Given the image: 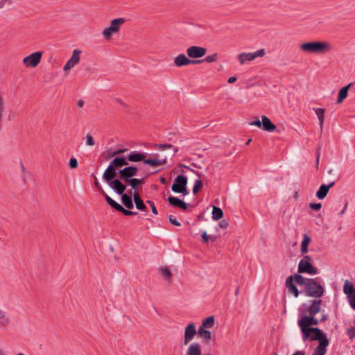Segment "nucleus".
Segmentation results:
<instances>
[{
  "label": "nucleus",
  "instance_id": "obj_1",
  "mask_svg": "<svg viewBox=\"0 0 355 355\" xmlns=\"http://www.w3.org/2000/svg\"><path fill=\"white\" fill-rule=\"evenodd\" d=\"M325 292L324 282L320 277L312 279V325H316L327 319V315L321 308L322 300L320 297Z\"/></svg>",
  "mask_w": 355,
  "mask_h": 355
},
{
  "label": "nucleus",
  "instance_id": "obj_2",
  "mask_svg": "<svg viewBox=\"0 0 355 355\" xmlns=\"http://www.w3.org/2000/svg\"><path fill=\"white\" fill-rule=\"evenodd\" d=\"M286 286L288 292L295 297L299 296L300 293L307 297L311 296V279L303 274H295L287 277Z\"/></svg>",
  "mask_w": 355,
  "mask_h": 355
},
{
  "label": "nucleus",
  "instance_id": "obj_3",
  "mask_svg": "<svg viewBox=\"0 0 355 355\" xmlns=\"http://www.w3.org/2000/svg\"><path fill=\"white\" fill-rule=\"evenodd\" d=\"M329 345V339L320 329L312 327V355H324Z\"/></svg>",
  "mask_w": 355,
  "mask_h": 355
},
{
  "label": "nucleus",
  "instance_id": "obj_4",
  "mask_svg": "<svg viewBox=\"0 0 355 355\" xmlns=\"http://www.w3.org/2000/svg\"><path fill=\"white\" fill-rule=\"evenodd\" d=\"M298 315V326L303 334V340H306L311 335V304H302Z\"/></svg>",
  "mask_w": 355,
  "mask_h": 355
},
{
  "label": "nucleus",
  "instance_id": "obj_5",
  "mask_svg": "<svg viewBox=\"0 0 355 355\" xmlns=\"http://www.w3.org/2000/svg\"><path fill=\"white\" fill-rule=\"evenodd\" d=\"M125 22V19L123 17L112 19L109 26L105 28L102 31V36L106 40H110L113 35L118 33L120 31L121 26Z\"/></svg>",
  "mask_w": 355,
  "mask_h": 355
},
{
  "label": "nucleus",
  "instance_id": "obj_6",
  "mask_svg": "<svg viewBox=\"0 0 355 355\" xmlns=\"http://www.w3.org/2000/svg\"><path fill=\"white\" fill-rule=\"evenodd\" d=\"M266 55L263 49H259L254 52H242L237 55V60L241 65H244L248 62H252L258 58H262Z\"/></svg>",
  "mask_w": 355,
  "mask_h": 355
},
{
  "label": "nucleus",
  "instance_id": "obj_7",
  "mask_svg": "<svg viewBox=\"0 0 355 355\" xmlns=\"http://www.w3.org/2000/svg\"><path fill=\"white\" fill-rule=\"evenodd\" d=\"M82 53L83 51L79 49H75L73 50L71 57L62 68V70L65 73H69L72 69L80 62Z\"/></svg>",
  "mask_w": 355,
  "mask_h": 355
},
{
  "label": "nucleus",
  "instance_id": "obj_8",
  "mask_svg": "<svg viewBox=\"0 0 355 355\" xmlns=\"http://www.w3.org/2000/svg\"><path fill=\"white\" fill-rule=\"evenodd\" d=\"M187 178L186 176L179 175L175 179L174 183L171 186V189L174 193H182L186 196L189 193L187 189Z\"/></svg>",
  "mask_w": 355,
  "mask_h": 355
},
{
  "label": "nucleus",
  "instance_id": "obj_9",
  "mask_svg": "<svg viewBox=\"0 0 355 355\" xmlns=\"http://www.w3.org/2000/svg\"><path fill=\"white\" fill-rule=\"evenodd\" d=\"M332 50V46L328 41L312 42V54L325 55Z\"/></svg>",
  "mask_w": 355,
  "mask_h": 355
},
{
  "label": "nucleus",
  "instance_id": "obj_10",
  "mask_svg": "<svg viewBox=\"0 0 355 355\" xmlns=\"http://www.w3.org/2000/svg\"><path fill=\"white\" fill-rule=\"evenodd\" d=\"M42 56V52H34L29 55L24 57L22 60V63L26 68H35L40 63Z\"/></svg>",
  "mask_w": 355,
  "mask_h": 355
},
{
  "label": "nucleus",
  "instance_id": "obj_11",
  "mask_svg": "<svg viewBox=\"0 0 355 355\" xmlns=\"http://www.w3.org/2000/svg\"><path fill=\"white\" fill-rule=\"evenodd\" d=\"M186 52L190 59L196 60L206 55L207 49L200 46H191L187 49Z\"/></svg>",
  "mask_w": 355,
  "mask_h": 355
},
{
  "label": "nucleus",
  "instance_id": "obj_12",
  "mask_svg": "<svg viewBox=\"0 0 355 355\" xmlns=\"http://www.w3.org/2000/svg\"><path fill=\"white\" fill-rule=\"evenodd\" d=\"M197 333L195 324L189 323L184 329L182 345H187L195 338Z\"/></svg>",
  "mask_w": 355,
  "mask_h": 355
},
{
  "label": "nucleus",
  "instance_id": "obj_13",
  "mask_svg": "<svg viewBox=\"0 0 355 355\" xmlns=\"http://www.w3.org/2000/svg\"><path fill=\"white\" fill-rule=\"evenodd\" d=\"M202 61L198 60H191L184 53H180L174 58V64L177 67H182L189 64H196Z\"/></svg>",
  "mask_w": 355,
  "mask_h": 355
},
{
  "label": "nucleus",
  "instance_id": "obj_14",
  "mask_svg": "<svg viewBox=\"0 0 355 355\" xmlns=\"http://www.w3.org/2000/svg\"><path fill=\"white\" fill-rule=\"evenodd\" d=\"M138 172L137 168L135 166H128L124 168L123 169L120 170L119 171V178L121 180L127 182L128 180H130L132 177L137 175Z\"/></svg>",
  "mask_w": 355,
  "mask_h": 355
},
{
  "label": "nucleus",
  "instance_id": "obj_15",
  "mask_svg": "<svg viewBox=\"0 0 355 355\" xmlns=\"http://www.w3.org/2000/svg\"><path fill=\"white\" fill-rule=\"evenodd\" d=\"M300 274L311 275V259L309 256L304 257L298 264Z\"/></svg>",
  "mask_w": 355,
  "mask_h": 355
},
{
  "label": "nucleus",
  "instance_id": "obj_16",
  "mask_svg": "<svg viewBox=\"0 0 355 355\" xmlns=\"http://www.w3.org/2000/svg\"><path fill=\"white\" fill-rule=\"evenodd\" d=\"M314 111L318 123V132L320 136H322L323 132V123L324 120L325 110L323 108H316L314 110Z\"/></svg>",
  "mask_w": 355,
  "mask_h": 355
},
{
  "label": "nucleus",
  "instance_id": "obj_17",
  "mask_svg": "<svg viewBox=\"0 0 355 355\" xmlns=\"http://www.w3.org/2000/svg\"><path fill=\"white\" fill-rule=\"evenodd\" d=\"M185 355H202V348L199 343L196 342L189 345Z\"/></svg>",
  "mask_w": 355,
  "mask_h": 355
},
{
  "label": "nucleus",
  "instance_id": "obj_18",
  "mask_svg": "<svg viewBox=\"0 0 355 355\" xmlns=\"http://www.w3.org/2000/svg\"><path fill=\"white\" fill-rule=\"evenodd\" d=\"M343 293L347 295V300L355 296V286L348 279L344 282Z\"/></svg>",
  "mask_w": 355,
  "mask_h": 355
},
{
  "label": "nucleus",
  "instance_id": "obj_19",
  "mask_svg": "<svg viewBox=\"0 0 355 355\" xmlns=\"http://www.w3.org/2000/svg\"><path fill=\"white\" fill-rule=\"evenodd\" d=\"M116 172L115 168L110 164L108 167L105 170L103 178L105 181L109 184L110 182L114 180V178L116 177Z\"/></svg>",
  "mask_w": 355,
  "mask_h": 355
},
{
  "label": "nucleus",
  "instance_id": "obj_20",
  "mask_svg": "<svg viewBox=\"0 0 355 355\" xmlns=\"http://www.w3.org/2000/svg\"><path fill=\"white\" fill-rule=\"evenodd\" d=\"M261 129L268 132H273L276 129V125L268 116L263 115L261 116Z\"/></svg>",
  "mask_w": 355,
  "mask_h": 355
},
{
  "label": "nucleus",
  "instance_id": "obj_21",
  "mask_svg": "<svg viewBox=\"0 0 355 355\" xmlns=\"http://www.w3.org/2000/svg\"><path fill=\"white\" fill-rule=\"evenodd\" d=\"M109 187L112 189L116 193L123 195L125 190V186L119 180H114V181L107 184Z\"/></svg>",
  "mask_w": 355,
  "mask_h": 355
},
{
  "label": "nucleus",
  "instance_id": "obj_22",
  "mask_svg": "<svg viewBox=\"0 0 355 355\" xmlns=\"http://www.w3.org/2000/svg\"><path fill=\"white\" fill-rule=\"evenodd\" d=\"M334 185V182H332L329 183V184H322L319 188V190L316 192V196L318 199L322 200L324 199L331 187H332Z\"/></svg>",
  "mask_w": 355,
  "mask_h": 355
},
{
  "label": "nucleus",
  "instance_id": "obj_23",
  "mask_svg": "<svg viewBox=\"0 0 355 355\" xmlns=\"http://www.w3.org/2000/svg\"><path fill=\"white\" fill-rule=\"evenodd\" d=\"M144 163L151 166H159L166 163V159H159L157 155H154L151 159L144 158Z\"/></svg>",
  "mask_w": 355,
  "mask_h": 355
},
{
  "label": "nucleus",
  "instance_id": "obj_24",
  "mask_svg": "<svg viewBox=\"0 0 355 355\" xmlns=\"http://www.w3.org/2000/svg\"><path fill=\"white\" fill-rule=\"evenodd\" d=\"M168 201L171 205H173L174 207H180L184 210H186L188 207L186 202H184V201H182V200L176 198V197H173V196L168 197Z\"/></svg>",
  "mask_w": 355,
  "mask_h": 355
},
{
  "label": "nucleus",
  "instance_id": "obj_25",
  "mask_svg": "<svg viewBox=\"0 0 355 355\" xmlns=\"http://www.w3.org/2000/svg\"><path fill=\"white\" fill-rule=\"evenodd\" d=\"M352 83L348 84L347 86L340 88L338 91L337 104H340L344 99H345L348 94V91L351 87Z\"/></svg>",
  "mask_w": 355,
  "mask_h": 355
},
{
  "label": "nucleus",
  "instance_id": "obj_26",
  "mask_svg": "<svg viewBox=\"0 0 355 355\" xmlns=\"http://www.w3.org/2000/svg\"><path fill=\"white\" fill-rule=\"evenodd\" d=\"M158 271L164 280L168 282H171L172 273L166 266L159 267Z\"/></svg>",
  "mask_w": 355,
  "mask_h": 355
},
{
  "label": "nucleus",
  "instance_id": "obj_27",
  "mask_svg": "<svg viewBox=\"0 0 355 355\" xmlns=\"http://www.w3.org/2000/svg\"><path fill=\"white\" fill-rule=\"evenodd\" d=\"M144 158H146L145 154L139 153L137 151H132L128 155V160L132 162H144Z\"/></svg>",
  "mask_w": 355,
  "mask_h": 355
},
{
  "label": "nucleus",
  "instance_id": "obj_28",
  "mask_svg": "<svg viewBox=\"0 0 355 355\" xmlns=\"http://www.w3.org/2000/svg\"><path fill=\"white\" fill-rule=\"evenodd\" d=\"M198 336L205 341H209L212 338L211 331L207 329H203L199 327L198 330Z\"/></svg>",
  "mask_w": 355,
  "mask_h": 355
},
{
  "label": "nucleus",
  "instance_id": "obj_29",
  "mask_svg": "<svg viewBox=\"0 0 355 355\" xmlns=\"http://www.w3.org/2000/svg\"><path fill=\"white\" fill-rule=\"evenodd\" d=\"M114 168H121L123 166L128 165V162L124 157H115L110 164Z\"/></svg>",
  "mask_w": 355,
  "mask_h": 355
},
{
  "label": "nucleus",
  "instance_id": "obj_30",
  "mask_svg": "<svg viewBox=\"0 0 355 355\" xmlns=\"http://www.w3.org/2000/svg\"><path fill=\"white\" fill-rule=\"evenodd\" d=\"M215 324V318L214 316H209L202 321L200 328L209 329Z\"/></svg>",
  "mask_w": 355,
  "mask_h": 355
},
{
  "label": "nucleus",
  "instance_id": "obj_31",
  "mask_svg": "<svg viewBox=\"0 0 355 355\" xmlns=\"http://www.w3.org/2000/svg\"><path fill=\"white\" fill-rule=\"evenodd\" d=\"M133 198L135 202L136 208L141 211H145L146 209L143 200L140 198L137 193H133Z\"/></svg>",
  "mask_w": 355,
  "mask_h": 355
},
{
  "label": "nucleus",
  "instance_id": "obj_32",
  "mask_svg": "<svg viewBox=\"0 0 355 355\" xmlns=\"http://www.w3.org/2000/svg\"><path fill=\"white\" fill-rule=\"evenodd\" d=\"M10 324V318L6 311L0 309V327H6Z\"/></svg>",
  "mask_w": 355,
  "mask_h": 355
},
{
  "label": "nucleus",
  "instance_id": "obj_33",
  "mask_svg": "<svg viewBox=\"0 0 355 355\" xmlns=\"http://www.w3.org/2000/svg\"><path fill=\"white\" fill-rule=\"evenodd\" d=\"M212 218L214 220H218L221 219L223 216V212L222 209L220 207H213L212 209Z\"/></svg>",
  "mask_w": 355,
  "mask_h": 355
},
{
  "label": "nucleus",
  "instance_id": "obj_34",
  "mask_svg": "<svg viewBox=\"0 0 355 355\" xmlns=\"http://www.w3.org/2000/svg\"><path fill=\"white\" fill-rule=\"evenodd\" d=\"M102 193H103V196H105V198L107 202L111 207H112L113 208H114L116 210L118 209L119 207L121 208V205H119V203H117L116 202H115L113 199H112L105 192L102 191Z\"/></svg>",
  "mask_w": 355,
  "mask_h": 355
},
{
  "label": "nucleus",
  "instance_id": "obj_35",
  "mask_svg": "<svg viewBox=\"0 0 355 355\" xmlns=\"http://www.w3.org/2000/svg\"><path fill=\"white\" fill-rule=\"evenodd\" d=\"M121 200L125 207L128 209L133 207V203L131 198L127 194H123L121 196Z\"/></svg>",
  "mask_w": 355,
  "mask_h": 355
},
{
  "label": "nucleus",
  "instance_id": "obj_36",
  "mask_svg": "<svg viewBox=\"0 0 355 355\" xmlns=\"http://www.w3.org/2000/svg\"><path fill=\"white\" fill-rule=\"evenodd\" d=\"M310 242V238L307 234L304 235V239L301 244V252L302 254L308 252V245Z\"/></svg>",
  "mask_w": 355,
  "mask_h": 355
},
{
  "label": "nucleus",
  "instance_id": "obj_37",
  "mask_svg": "<svg viewBox=\"0 0 355 355\" xmlns=\"http://www.w3.org/2000/svg\"><path fill=\"white\" fill-rule=\"evenodd\" d=\"M143 180L141 179L132 178L128 180V182L133 189L137 188L139 185L142 184Z\"/></svg>",
  "mask_w": 355,
  "mask_h": 355
},
{
  "label": "nucleus",
  "instance_id": "obj_38",
  "mask_svg": "<svg viewBox=\"0 0 355 355\" xmlns=\"http://www.w3.org/2000/svg\"><path fill=\"white\" fill-rule=\"evenodd\" d=\"M218 58V55L217 53H214L211 55H209L208 56H207L204 60L203 61L206 62H208V63H212V62H214L216 61H217Z\"/></svg>",
  "mask_w": 355,
  "mask_h": 355
},
{
  "label": "nucleus",
  "instance_id": "obj_39",
  "mask_svg": "<svg viewBox=\"0 0 355 355\" xmlns=\"http://www.w3.org/2000/svg\"><path fill=\"white\" fill-rule=\"evenodd\" d=\"M202 183L200 179L196 180L195 183L193 187V193L194 194L197 193L199 189L202 187Z\"/></svg>",
  "mask_w": 355,
  "mask_h": 355
},
{
  "label": "nucleus",
  "instance_id": "obj_40",
  "mask_svg": "<svg viewBox=\"0 0 355 355\" xmlns=\"http://www.w3.org/2000/svg\"><path fill=\"white\" fill-rule=\"evenodd\" d=\"M202 238L203 241L206 243H208L209 240H211V241L216 240L215 236H208L205 231L202 232Z\"/></svg>",
  "mask_w": 355,
  "mask_h": 355
},
{
  "label": "nucleus",
  "instance_id": "obj_41",
  "mask_svg": "<svg viewBox=\"0 0 355 355\" xmlns=\"http://www.w3.org/2000/svg\"><path fill=\"white\" fill-rule=\"evenodd\" d=\"M347 336L350 340H352L355 338V325L354 327H352L351 328L348 329L346 332Z\"/></svg>",
  "mask_w": 355,
  "mask_h": 355
},
{
  "label": "nucleus",
  "instance_id": "obj_42",
  "mask_svg": "<svg viewBox=\"0 0 355 355\" xmlns=\"http://www.w3.org/2000/svg\"><path fill=\"white\" fill-rule=\"evenodd\" d=\"M78 161L76 159V158L72 157L70 158L69 159V166L71 168H73V169H75L78 167Z\"/></svg>",
  "mask_w": 355,
  "mask_h": 355
},
{
  "label": "nucleus",
  "instance_id": "obj_43",
  "mask_svg": "<svg viewBox=\"0 0 355 355\" xmlns=\"http://www.w3.org/2000/svg\"><path fill=\"white\" fill-rule=\"evenodd\" d=\"M86 145L89 146H93L95 144L94 140L92 135H87L85 137Z\"/></svg>",
  "mask_w": 355,
  "mask_h": 355
},
{
  "label": "nucleus",
  "instance_id": "obj_44",
  "mask_svg": "<svg viewBox=\"0 0 355 355\" xmlns=\"http://www.w3.org/2000/svg\"><path fill=\"white\" fill-rule=\"evenodd\" d=\"M117 211L123 212L126 216H132V215H135L136 214V213H134V212H132L131 211H129V210H127V209H124L122 206H121V208L119 207Z\"/></svg>",
  "mask_w": 355,
  "mask_h": 355
},
{
  "label": "nucleus",
  "instance_id": "obj_45",
  "mask_svg": "<svg viewBox=\"0 0 355 355\" xmlns=\"http://www.w3.org/2000/svg\"><path fill=\"white\" fill-rule=\"evenodd\" d=\"M168 220L169 222L174 225H176V226H180V223L178 221V220L176 219V218L172 215H170L168 216Z\"/></svg>",
  "mask_w": 355,
  "mask_h": 355
},
{
  "label": "nucleus",
  "instance_id": "obj_46",
  "mask_svg": "<svg viewBox=\"0 0 355 355\" xmlns=\"http://www.w3.org/2000/svg\"><path fill=\"white\" fill-rule=\"evenodd\" d=\"M300 48L303 51H311V42L302 44Z\"/></svg>",
  "mask_w": 355,
  "mask_h": 355
},
{
  "label": "nucleus",
  "instance_id": "obj_47",
  "mask_svg": "<svg viewBox=\"0 0 355 355\" xmlns=\"http://www.w3.org/2000/svg\"><path fill=\"white\" fill-rule=\"evenodd\" d=\"M147 203L150 206V208H151V210H152V212L155 214V215H157L158 214L157 212V210L154 205V203L152 202V201H147Z\"/></svg>",
  "mask_w": 355,
  "mask_h": 355
},
{
  "label": "nucleus",
  "instance_id": "obj_48",
  "mask_svg": "<svg viewBox=\"0 0 355 355\" xmlns=\"http://www.w3.org/2000/svg\"><path fill=\"white\" fill-rule=\"evenodd\" d=\"M157 148L159 150H164L168 148H171L172 146L171 144H158Z\"/></svg>",
  "mask_w": 355,
  "mask_h": 355
},
{
  "label": "nucleus",
  "instance_id": "obj_49",
  "mask_svg": "<svg viewBox=\"0 0 355 355\" xmlns=\"http://www.w3.org/2000/svg\"><path fill=\"white\" fill-rule=\"evenodd\" d=\"M250 125H254L261 128V120H255L249 123Z\"/></svg>",
  "mask_w": 355,
  "mask_h": 355
},
{
  "label": "nucleus",
  "instance_id": "obj_50",
  "mask_svg": "<svg viewBox=\"0 0 355 355\" xmlns=\"http://www.w3.org/2000/svg\"><path fill=\"white\" fill-rule=\"evenodd\" d=\"M316 167L318 168L319 161H320V148L318 147L316 148Z\"/></svg>",
  "mask_w": 355,
  "mask_h": 355
},
{
  "label": "nucleus",
  "instance_id": "obj_51",
  "mask_svg": "<svg viewBox=\"0 0 355 355\" xmlns=\"http://www.w3.org/2000/svg\"><path fill=\"white\" fill-rule=\"evenodd\" d=\"M6 3L11 5L12 1V0H0V9L3 8Z\"/></svg>",
  "mask_w": 355,
  "mask_h": 355
},
{
  "label": "nucleus",
  "instance_id": "obj_52",
  "mask_svg": "<svg viewBox=\"0 0 355 355\" xmlns=\"http://www.w3.org/2000/svg\"><path fill=\"white\" fill-rule=\"evenodd\" d=\"M349 304L352 309L355 311V295L348 300Z\"/></svg>",
  "mask_w": 355,
  "mask_h": 355
},
{
  "label": "nucleus",
  "instance_id": "obj_53",
  "mask_svg": "<svg viewBox=\"0 0 355 355\" xmlns=\"http://www.w3.org/2000/svg\"><path fill=\"white\" fill-rule=\"evenodd\" d=\"M219 225H220V227L221 228H224V229H225V228H227V227H228L229 223H228V222H227V220H221V221L220 222Z\"/></svg>",
  "mask_w": 355,
  "mask_h": 355
},
{
  "label": "nucleus",
  "instance_id": "obj_54",
  "mask_svg": "<svg viewBox=\"0 0 355 355\" xmlns=\"http://www.w3.org/2000/svg\"><path fill=\"white\" fill-rule=\"evenodd\" d=\"M322 207L321 203H312V209L319 210Z\"/></svg>",
  "mask_w": 355,
  "mask_h": 355
},
{
  "label": "nucleus",
  "instance_id": "obj_55",
  "mask_svg": "<svg viewBox=\"0 0 355 355\" xmlns=\"http://www.w3.org/2000/svg\"><path fill=\"white\" fill-rule=\"evenodd\" d=\"M126 151V149H119L114 152L112 153V156H114V155H119V154H121V153H123L124 152Z\"/></svg>",
  "mask_w": 355,
  "mask_h": 355
},
{
  "label": "nucleus",
  "instance_id": "obj_56",
  "mask_svg": "<svg viewBox=\"0 0 355 355\" xmlns=\"http://www.w3.org/2000/svg\"><path fill=\"white\" fill-rule=\"evenodd\" d=\"M237 80V78L236 76H232V77H230L227 80V82L229 83H234V82H236Z\"/></svg>",
  "mask_w": 355,
  "mask_h": 355
},
{
  "label": "nucleus",
  "instance_id": "obj_57",
  "mask_svg": "<svg viewBox=\"0 0 355 355\" xmlns=\"http://www.w3.org/2000/svg\"><path fill=\"white\" fill-rule=\"evenodd\" d=\"M84 104H85V102H84V101H83V100H82V99H79V100L77 101V106H78V107H83V105H84Z\"/></svg>",
  "mask_w": 355,
  "mask_h": 355
},
{
  "label": "nucleus",
  "instance_id": "obj_58",
  "mask_svg": "<svg viewBox=\"0 0 355 355\" xmlns=\"http://www.w3.org/2000/svg\"><path fill=\"white\" fill-rule=\"evenodd\" d=\"M116 102L117 103H119V105H121V106H123V107L125 106V103L121 99H120V98H116Z\"/></svg>",
  "mask_w": 355,
  "mask_h": 355
},
{
  "label": "nucleus",
  "instance_id": "obj_59",
  "mask_svg": "<svg viewBox=\"0 0 355 355\" xmlns=\"http://www.w3.org/2000/svg\"><path fill=\"white\" fill-rule=\"evenodd\" d=\"M319 273V270L317 268L312 266V275Z\"/></svg>",
  "mask_w": 355,
  "mask_h": 355
},
{
  "label": "nucleus",
  "instance_id": "obj_60",
  "mask_svg": "<svg viewBox=\"0 0 355 355\" xmlns=\"http://www.w3.org/2000/svg\"><path fill=\"white\" fill-rule=\"evenodd\" d=\"M20 166H21V171L24 172L26 168H25V166L21 160L20 161Z\"/></svg>",
  "mask_w": 355,
  "mask_h": 355
},
{
  "label": "nucleus",
  "instance_id": "obj_61",
  "mask_svg": "<svg viewBox=\"0 0 355 355\" xmlns=\"http://www.w3.org/2000/svg\"><path fill=\"white\" fill-rule=\"evenodd\" d=\"M347 204H346L344 207V208L342 209V211H340V214L343 215L345 213L346 210H347Z\"/></svg>",
  "mask_w": 355,
  "mask_h": 355
},
{
  "label": "nucleus",
  "instance_id": "obj_62",
  "mask_svg": "<svg viewBox=\"0 0 355 355\" xmlns=\"http://www.w3.org/2000/svg\"><path fill=\"white\" fill-rule=\"evenodd\" d=\"M160 182L164 184H166V180L164 178H160Z\"/></svg>",
  "mask_w": 355,
  "mask_h": 355
},
{
  "label": "nucleus",
  "instance_id": "obj_63",
  "mask_svg": "<svg viewBox=\"0 0 355 355\" xmlns=\"http://www.w3.org/2000/svg\"><path fill=\"white\" fill-rule=\"evenodd\" d=\"M0 355H6L2 350L0 349Z\"/></svg>",
  "mask_w": 355,
  "mask_h": 355
},
{
  "label": "nucleus",
  "instance_id": "obj_64",
  "mask_svg": "<svg viewBox=\"0 0 355 355\" xmlns=\"http://www.w3.org/2000/svg\"><path fill=\"white\" fill-rule=\"evenodd\" d=\"M17 355H26L25 354L22 353V352H19L17 353Z\"/></svg>",
  "mask_w": 355,
  "mask_h": 355
}]
</instances>
